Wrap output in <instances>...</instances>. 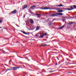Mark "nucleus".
<instances>
[{
    "instance_id": "1",
    "label": "nucleus",
    "mask_w": 76,
    "mask_h": 76,
    "mask_svg": "<svg viewBox=\"0 0 76 76\" xmlns=\"http://www.w3.org/2000/svg\"><path fill=\"white\" fill-rule=\"evenodd\" d=\"M37 9H41V10H47L48 9H49V10H53V9H55V10H59L61 9L60 8H57V7L50 8L49 7H39V8H37Z\"/></svg>"
},
{
    "instance_id": "2",
    "label": "nucleus",
    "mask_w": 76,
    "mask_h": 76,
    "mask_svg": "<svg viewBox=\"0 0 76 76\" xmlns=\"http://www.w3.org/2000/svg\"><path fill=\"white\" fill-rule=\"evenodd\" d=\"M19 68H20V67L14 66L12 68V70H18Z\"/></svg>"
},
{
    "instance_id": "3",
    "label": "nucleus",
    "mask_w": 76,
    "mask_h": 76,
    "mask_svg": "<svg viewBox=\"0 0 76 76\" xmlns=\"http://www.w3.org/2000/svg\"><path fill=\"white\" fill-rule=\"evenodd\" d=\"M17 12L18 11L16 10H15L12 12H11V14H16Z\"/></svg>"
},
{
    "instance_id": "4",
    "label": "nucleus",
    "mask_w": 76,
    "mask_h": 76,
    "mask_svg": "<svg viewBox=\"0 0 76 76\" xmlns=\"http://www.w3.org/2000/svg\"><path fill=\"white\" fill-rule=\"evenodd\" d=\"M28 5H24L22 7V9L23 10H24V9H26V8H27V7H28Z\"/></svg>"
},
{
    "instance_id": "5",
    "label": "nucleus",
    "mask_w": 76,
    "mask_h": 76,
    "mask_svg": "<svg viewBox=\"0 0 76 76\" xmlns=\"http://www.w3.org/2000/svg\"><path fill=\"white\" fill-rule=\"evenodd\" d=\"M35 7H36V6L35 5H33L32 6H31L30 7V9H32V10H35Z\"/></svg>"
},
{
    "instance_id": "6",
    "label": "nucleus",
    "mask_w": 76,
    "mask_h": 76,
    "mask_svg": "<svg viewBox=\"0 0 76 76\" xmlns=\"http://www.w3.org/2000/svg\"><path fill=\"white\" fill-rule=\"evenodd\" d=\"M51 16H58V15H57V14H55V13H53L51 15Z\"/></svg>"
},
{
    "instance_id": "7",
    "label": "nucleus",
    "mask_w": 76,
    "mask_h": 76,
    "mask_svg": "<svg viewBox=\"0 0 76 76\" xmlns=\"http://www.w3.org/2000/svg\"><path fill=\"white\" fill-rule=\"evenodd\" d=\"M3 19H4V18H0V23H2V22H3Z\"/></svg>"
},
{
    "instance_id": "8",
    "label": "nucleus",
    "mask_w": 76,
    "mask_h": 76,
    "mask_svg": "<svg viewBox=\"0 0 76 76\" xmlns=\"http://www.w3.org/2000/svg\"><path fill=\"white\" fill-rule=\"evenodd\" d=\"M0 51L3 52L4 54H7V52H6L4 50H2V49H0Z\"/></svg>"
},
{
    "instance_id": "9",
    "label": "nucleus",
    "mask_w": 76,
    "mask_h": 76,
    "mask_svg": "<svg viewBox=\"0 0 76 76\" xmlns=\"http://www.w3.org/2000/svg\"><path fill=\"white\" fill-rule=\"evenodd\" d=\"M39 28H40V26H37L36 28V30H35V31H38L39 29Z\"/></svg>"
},
{
    "instance_id": "10",
    "label": "nucleus",
    "mask_w": 76,
    "mask_h": 76,
    "mask_svg": "<svg viewBox=\"0 0 76 76\" xmlns=\"http://www.w3.org/2000/svg\"><path fill=\"white\" fill-rule=\"evenodd\" d=\"M63 14V13H57V15H59L60 16H62Z\"/></svg>"
},
{
    "instance_id": "11",
    "label": "nucleus",
    "mask_w": 76,
    "mask_h": 76,
    "mask_svg": "<svg viewBox=\"0 0 76 76\" xmlns=\"http://www.w3.org/2000/svg\"><path fill=\"white\" fill-rule=\"evenodd\" d=\"M63 12H64V11H63L61 10H58V11H57V12H59V13H61Z\"/></svg>"
},
{
    "instance_id": "12",
    "label": "nucleus",
    "mask_w": 76,
    "mask_h": 76,
    "mask_svg": "<svg viewBox=\"0 0 76 76\" xmlns=\"http://www.w3.org/2000/svg\"><path fill=\"white\" fill-rule=\"evenodd\" d=\"M50 45H47L45 44L44 45H41L40 46H47L48 47H49Z\"/></svg>"
},
{
    "instance_id": "13",
    "label": "nucleus",
    "mask_w": 76,
    "mask_h": 76,
    "mask_svg": "<svg viewBox=\"0 0 76 76\" xmlns=\"http://www.w3.org/2000/svg\"><path fill=\"white\" fill-rule=\"evenodd\" d=\"M56 6H59V7H63V5L62 4H60L59 5H56Z\"/></svg>"
},
{
    "instance_id": "14",
    "label": "nucleus",
    "mask_w": 76,
    "mask_h": 76,
    "mask_svg": "<svg viewBox=\"0 0 76 76\" xmlns=\"http://www.w3.org/2000/svg\"><path fill=\"white\" fill-rule=\"evenodd\" d=\"M30 22L31 23H34V21L32 20H30Z\"/></svg>"
},
{
    "instance_id": "15",
    "label": "nucleus",
    "mask_w": 76,
    "mask_h": 76,
    "mask_svg": "<svg viewBox=\"0 0 76 76\" xmlns=\"http://www.w3.org/2000/svg\"><path fill=\"white\" fill-rule=\"evenodd\" d=\"M12 70V69H7L6 70V72H7V71H9V70Z\"/></svg>"
},
{
    "instance_id": "16",
    "label": "nucleus",
    "mask_w": 76,
    "mask_h": 76,
    "mask_svg": "<svg viewBox=\"0 0 76 76\" xmlns=\"http://www.w3.org/2000/svg\"><path fill=\"white\" fill-rule=\"evenodd\" d=\"M21 31V32H22L23 34H25L26 35L27 34L26 32L25 31Z\"/></svg>"
},
{
    "instance_id": "17",
    "label": "nucleus",
    "mask_w": 76,
    "mask_h": 76,
    "mask_svg": "<svg viewBox=\"0 0 76 76\" xmlns=\"http://www.w3.org/2000/svg\"><path fill=\"white\" fill-rule=\"evenodd\" d=\"M26 69L27 70H28V71H29V70L32 71V70L30 69H29L28 68H26Z\"/></svg>"
},
{
    "instance_id": "18",
    "label": "nucleus",
    "mask_w": 76,
    "mask_h": 76,
    "mask_svg": "<svg viewBox=\"0 0 76 76\" xmlns=\"http://www.w3.org/2000/svg\"><path fill=\"white\" fill-rule=\"evenodd\" d=\"M35 36L36 37H38V36H39V34H38V33H37V34H36L35 35Z\"/></svg>"
},
{
    "instance_id": "19",
    "label": "nucleus",
    "mask_w": 76,
    "mask_h": 76,
    "mask_svg": "<svg viewBox=\"0 0 76 76\" xmlns=\"http://www.w3.org/2000/svg\"><path fill=\"white\" fill-rule=\"evenodd\" d=\"M73 23H74L72 22H69V23L68 24H69V25H72V24H73Z\"/></svg>"
},
{
    "instance_id": "20",
    "label": "nucleus",
    "mask_w": 76,
    "mask_h": 76,
    "mask_svg": "<svg viewBox=\"0 0 76 76\" xmlns=\"http://www.w3.org/2000/svg\"><path fill=\"white\" fill-rule=\"evenodd\" d=\"M64 26H61V27H60L59 28V29H62L63 27H64Z\"/></svg>"
},
{
    "instance_id": "21",
    "label": "nucleus",
    "mask_w": 76,
    "mask_h": 76,
    "mask_svg": "<svg viewBox=\"0 0 76 76\" xmlns=\"http://www.w3.org/2000/svg\"><path fill=\"white\" fill-rule=\"evenodd\" d=\"M51 25V22L49 23H48V26H50Z\"/></svg>"
},
{
    "instance_id": "22",
    "label": "nucleus",
    "mask_w": 76,
    "mask_h": 76,
    "mask_svg": "<svg viewBox=\"0 0 76 76\" xmlns=\"http://www.w3.org/2000/svg\"><path fill=\"white\" fill-rule=\"evenodd\" d=\"M43 36L42 35H41V36H39V38H43Z\"/></svg>"
},
{
    "instance_id": "23",
    "label": "nucleus",
    "mask_w": 76,
    "mask_h": 76,
    "mask_svg": "<svg viewBox=\"0 0 76 76\" xmlns=\"http://www.w3.org/2000/svg\"><path fill=\"white\" fill-rule=\"evenodd\" d=\"M73 7H74V9H76V5H73Z\"/></svg>"
},
{
    "instance_id": "24",
    "label": "nucleus",
    "mask_w": 76,
    "mask_h": 76,
    "mask_svg": "<svg viewBox=\"0 0 76 76\" xmlns=\"http://www.w3.org/2000/svg\"><path fill=\"white\" fill-rule=\"evenodd\" d=\"M66 10H72V9H66Z\"/></svg>"
},
{
    "instance_id": "25",
    "label": "nucleus",
    "mask_w": 76,
    "mask_h": 76,
    "mask_svg": "<svg viewBox=\"0 0 76 76\" xmlns=\"http://www.w3.org/2000/svg\"><path fill=\"white\" fill-rule=\"evenodd\" d=\"M29 13H31V14H32L33 13V12H32V11H31V10H30L29 11Z\"/></svg>"
},
{
    "instance_id": "26",
    "label": "nucleus",
    "mask_w": 76,
    "mask_h": 76,
    "mask_svg": "<svg viewBox=\"0 0 76 76\" xmlns=\"http://www.w3.org/2000/svg\"><path fill=\"white\" fill-rule=\"evenodd\" d=\"M70 7L71 8V9H72V10L74 9V8H73L71 6Z\"/></svg>"
},
{
    "instance_id": "27",
    "label": "nucleus",
    "mask_w": 76,
    "mask_h": 76,
    "mask_svg": "<svg viewBox=\"0 0 76 76\" xmlns=\"http://www.w3.org/2000/svg\"><path fill=\"white\" fill-rule=\"evenodd\" d=\"M36 15H37V16H39V15H41L40 14H38L37 13H36L35 14Z\"/></svg>"
},
{
    "instance_id": "28",
    "label": "nucleus",
    "mask_w": 76,
    "mask_h": 76,
    "mask_svg": "<svg viewBox=\"0 0 76 76\" xmlns=\"http://www.w3.org/2000/svg\"><path fill=\"white\" fill-rule=\"evenodd\" d=\"M30 34V33L27 32V33H26V35H29Z\"/></svg>"
},
{
    "instance_id": "29",
    "label": "nucleus",
    "mask_w": 76,
    "mask_h": 76,
    "mask_svg": "<svg viewBox=\"0 0 76 76\" xmlns=\"http://www.w3.org/2000/svg\"><path fill=\"white\" fill-rule=\"evenodd\" d=\"M62 9L63 10H66V9L65 8H62Z\"/></svg>"
},
{
    "instance_id": "30",
    "label": "nucleus",
    "mask_w": 76,
    "mask_h": 76,
    "mask_svg": "<svg viewBox=\"0 0 76 76\" xmlns=\"http://www.w3.org/2000/svg\"><path fill=\"white\" fill-rule=\"evenodd\" d=\"M47 35V33H45V36H46V35Z\"/></svg>"
},
{
    "instance_id": "31",
    "label": "nucleus",
    "mask_w": 76,
    "mask_h": 76,
    "mask_svg": "<svg viewBox=\"0 0 76 76\" xmlns=\"http://www.w3.org/2000/svg\"><path fill=\"white\" fill-rule=\"evenodd\" d=\"M26 28H28V26H28V25H27V24H26Z\"/></svg>"
},
{
    "instance_id": "32",
    "label": "nucleus",
    "mask_w": 76,
    "mask_h": 76,
    "mask_svg": "<svg viewBox=\"0 0 76 76\" xmlns=\"http://www.w3.org/2000/svg\"><path fill=\"white\" fill-rule=\"evenodd\" d=\"M42 36H43V37H44V36H45V34H43Z\"/></svg>"
},
{
    "instance_id": "33",
    "label": "nucleus",
    "mask_w": 76,
    "mask_h": 76,
    "mask_svg": "<svg viewBox=\"0 0 76 76\" xmlns=\"http://www.w3.org/2000/svg\"><path fill=\"white\" fill-rule=\"evenodd\" d=\"M37 70H39V68H38L36 69Z\"/></svg>"
},
{
    "instance_id": "34",
    "label": "nucleus",
    "mask_w": 76,
    "mask_h": 76,
    "mask_svg": "<svg viewBox=\"0 0 76 76\" xmlns=\"http://www.w3.org/2000/svg\"><path fill=\"white\" fill-rule=\"evenodd\" d=\"M26 59H27V60H28V61H30V60L28 59V58H26Z\"/></svg>"
},
{
    "instance_id": "35",
    "label": "nucleus",
    "mask_w": 76,
    "mask_h": 76,
    "mask_svg": "<svg viewBox=\"0 0 76 76\" xmlns=\"http://www.w3.org/2000/svg\"><path fill=\"white\" fill-rule=\"evenodd\" d=\"M57 63H56V64H55V66H57Z\"/></svg>"
},
{
    "instance_id": "36",
    "label": "nucleus",
    "mask_w": 76,
    "mask_h": 76,
    "mask_svg": "<svg viewBox=\"0 0 76 76\" xmlns=\"http://www.w3.org/2000/svg\"><path fill=\"white\" fill-rule=\"evenodd\" d=\"M40 17H41V16L38 15L37 16L38 18H39Z\"/></svg>"
},
{
    "instance_id": "37",
    "label": "nucleus",
    "mask_w": 76,
    "mask_h": 76,
    "mask_svg": "<svg viewBox=\"0 0 76 76\" xmlns=\"http://www.w3.org/2000/svg\"><path fill=\"white\" fill-rule=\"evenodd\" d=\"M53 71H49L50 73H51V72H53Z\"/></svg>"
},
{
    "instance_id": "38",
    "label": "nucleus",
    "mask_w": 76,
    "mask_h": 76,
    "mask_svg": "<svg viewBox=\"0 0 76 76\" xmlns=\"http://www.w3.org/2000/svg\"><path fill=\"white\" fill-rule=\"evenodd\" d=\"M70 18H71V19H73V17H70Z\"/></svg>"
},
{
    "instance_id": "39",
    "label": "nucleus",
    "mask_w": 76,
    "mask_h": 76,
    "mask_svg": "<svg viewBox=\"0 0 76 76\" xmlns=\"http://www.w3.org/2000/svg\"><path fill=\"white\" fill-rule=\"evenodd\" d=\"M44 40L45 41H47V40L46 39H44Z\"/></svg>"
},
{
    "instance_id": "40",
    "label": "nucleus",
    "mask_w": 76,
    "mask_h": 76,
    "mask_svg": "<svg viewBox=\"0 0 76 76\" xmlns=\"http://www.w3.org/2000/svg\"><path fill=\"white\" fill-rule=\"evenodd\" d=\"M46 37V39H48V37Z\"/></svg>"
},
{
    "instance_id": "41",
    "label": "nucleus",
    "mask_w": 76,
    "mask_h": 76,
    "mask_svg": "<svg viewBox=\"0 0 76 76\" xmlns=\"http://www.w3.org/2000/svg\"><path fill=\"white\" fill-rule=\"evenodd\" d=\"M20 58H23V57H20Z\"/></svg>"
},
{
    "instance_id": "42",
    "label": "nucleus",
    "mask_w": 76,
    "mask_h": 76,
    "mask_svg": "<svg viewBox=\"0 0 76 76\" xmlns=\"http://www.w3.org/2000/svg\"><path fill=\"white\" fill-rule=\"evenodd\" d=\"M23 66L25 68H26V67H25L24 66Z\"/></svg>"
},
{
    "instance_id": "43",
    "label": "nucleus",
    "mask_w": 76,
    "mask_h": 76,
    "mask_svg": "<svg viewBox=\"0 0 76 76\" xmlns=\"http://www.w3.org/2000/svg\"><path fill=\"white\" fill-rule=\"evenodd\" d=\"M23 18H25V15H24L23 16Z\"/></svg>"
},
{
    "instance_id": "44",
    "label": "nucleus",
    "mask_w": 76,
    "mask_h": 76,
    "mask_svg": "<svg viewBox=\"0 0 76 76\" xmlns=\"http://www.w3.org/2000/svg\"><path fill=\"white\" fill-rule=\"evenodd\" d=\"M53 20L52 21V22H53V21H54V20Z\"/></svg>"
},
{
    "instance_id": "45",
    "label": "nucleus",
    "mask_w": 76,
    "mask_h": 76,
    "mask_svg": "<svg viewBox=\"0 0 76 76\" xmlns=\"http://www.w3.org/2000/svg\"><path fill=\"white\" fill-rule=\"evenodd\" d=\"M30 67L31 69H33V68L32 67H31V66H30Z\"/></svg>"
},
{
    "instance_id": "46",
    "label": "nucleus",
    "mask_w": 76,
    "mask_h": 76,
    "mask_svg": "<svg viewBox=\"0 0 76 76\" xmlns=\"http://www.w3.org/2000/svg\"><path fill=\"white\" fill-rule=\"evenodd\" d=\"M43 72V73H46V72Z\"/></svg>"
},
{
    "instance_id": "47",
    "label": "nucleus",
    "mask_w": 76,
    "mask_h": 76,
    "mask_svg": "<svg viewBox=\"0 0 76 76\" xmlns=\"http://www.w3.org/2000/svg\"><path fill=\"white\" fill-rule=\"evenodd\" d=\"M68 73H72V72H69Z\"/></svg>"
},
{
    "instance_id": "48",
    "label": "nucleus",
    "mask_w": 76,
    "mask_h": 76,
    "mask_svg": "<svg viewBox=\"0 0 76 76\" xmlns=\"http://www.w3.org/2000/svg\"><path fill=\"white\" fill-rule=\"evenodd\" d=\"M28 66L30 67H31V66H30L29 65H28Z\"/></svg>"
},
{
    "instance_id": "49",
    "label": "nucleus",
    "mask_w": 76,
    "mask_h": 76,
    "mask_svg": "<svg viewBox=\"0 0 76 76\" xmlns=\"http://www.w3.org/2000/svg\"><path fill=\"white\" fill-rule=\"evenodd\" d=\"M0 29H1V26H0Z\"/></svg>"
},
{
    "instance_id": "50",
    "label": "nucleus",
    "mask_w": 76,
    "mask_h": 76,
    "mask_svg": "<svg viewBox=\"0 0 76 76\" xmlns=\"http://www.w3.org/2000/svg\"><path fill=\"white\" fill-rule=\"evenodd\" d=\"M37 74H39V73H37Z\"/></svg>"
},
{
    "instance_id": "51",
    "label": "nucleus",
    "mask_w": 76,
    "mask_h": 76,
    "mask_svg": "<svg viewBox=\"0 0 76 76\" xmlns=\"http://www.w3.org/2000/svg\"><path fill=\"white\" fill-rule=\"evenodd\" d=\"M28 54H27L26 55H25V56H26V55H28Z\"/></svg>"
},
{
    "instance_id": "52",
    "label": "nucleus",
    "mask_w": 76,
    "mask_h": 76,
    "mask_svg": "<svg viewBox=\"0 0 76 76\" xmlns=\"http://www.w3.org/2000/svg\"><path fill=\"white\" fill-rule=\"evenodd\" d=\"M35 28H33V29H34Z\"/></svg>"
},
{
    "instance_id": "53",
    "label": "nucleus",
    "mask_w": 76,
    "mask_h": 76,
    "mask_svg": "<svg viewBox=\"0 0 76 76\" xmlns=\"http://www.w3.org/2000/svg\"><path fill=\"white\" fill-rule=\"evenodd\" d=\"M43 70H45V69H43Z\"/></svg>"
},
{
    "instance_id": "54",
    "label": "nucleus",
    "mask_w": 76,
    "mask_h": 76,
    "mask_svg": "<svg viewBox=\"0 0 76 76\" xmlns=\"http://www.w3.org/2000/svg\"><path fill=\"white\" fill-rule=\"evenodd\" d=\"M53 41H54V40H53Z\"/></svg>"
},
{
    "instance_id": "55",
    "label": "nucleus",
    "mask_w": 76,
    "mask_h": 76,
    "mask_svg": "<svg viewBox=\"0 0 76 76\" xmlns=\"http://www.w3.org/2000/svg\"><path fill=\"white\" fill-rule=\"evenodd\" d=\"M49 42H51V41H49Z\"/></svg>"
},
{
    "instance_id": "56",
    "label": "nucleus",
    "mask_w": 76,
    "mask_h": 76,
    "mask_svg": "<svg viewBox=\"0 0 76 76\" xmlns=\"http://www.w3.org/2000/svg\"><path fill=\"white\" fill-rule=\"evenodd\" d=\"M48 67V66H47Z\"/></svg>"
},
{
    "instance_id": "57",
    "label": "nucleus",
    "mask_w": 76,
    "mask_h": 76,
    "mask_svg": "<svg viewBox=\"0 0 76 76\" xmlns=\"http://www.w3.org/2000/svg\"><path fill=\"white\" fill-rule=\"evenodd\" d=\"M47 35V36H48V35Z\"/></svg>"
},
{
    "instance_id": "58",
    "label": "nucleus",
    "mask_w": 76,
    "mask_h": 76,
    "mask_svg": "<svg viewBox=\"0 0 76 76\" xmlns=\"http://www.w3.org/2000/svg\"><path fill=\"white\" fill-rule=\"evenodd\" d=\"M28 66H29V64H28Z\"/></svg>"
},
{
    "instance_id": "59",
    "label": "nucleus",
    "mask_w": 76,
    "mask_h": 76,
    "mask_svg": "<svg viewBox=\"0 0 76 76\" xmlns=\"http://www.w3.org/2000/svg\"><path fill=\"white\" fill-rule=\"evenodd\" d=\"M40 73H42V72H40Z\"/></svg>"
},
{
    "instance_id": "60",
    "label": "nucleus",
    "mask_w": 76,
    "mask_h": 76,
    "mask_svg": "<svg viewBox=\"0 0 76 76\" xmlns=\"http://www.w3.org/2000/svg\"><path fill=\"white\" fill-rule=\"evenodd\" d=\"M42 42H43V41H42Z\"/></svg>"
},
{
    "instance_id": "61",
    "label": "nucleus",
    "mask_w": 76,
    "mask_h": 76,
    "mask_svg": "<svg viewBox=\"0 0 76 76\" xmlns=\"http://www.w3.org/2000/svg\"><path fill=\"white\" fill-rule=\"evenodd\" d=\"M48 69H49H49H48Z\"/></svg>"
},
{
    "instance_id": "62",
    "label": "nucleus",
    "mask_w": 76,
    "mask_h": 76,
    "mask_svg": "<svg viewBox=\"0 0 76 76\" xmlns=\"http://www.w3.org/2000/svg\"><path fill=\"white\" fill-rule=\"evenodd\" d=\"M42 44H44V43H42Z\"/></svg>"
},
{
    "instance_id": "63",
    "label": "nucleus",
    "mask_w": 76,
    "mask_h": 76,
    "mask_svg": "<svg viewBox=\"0 0 76 76\" xmlns=\"http://www.w3.org/2000/svg\"><path fill=\"white\" fill-rule=\"evenodd\" d=\"M33 67H34V66H33Z\"/></svg>"
},
{
    "instance_id": "64",
    "label": "nucleus",
    "mask_w": 76,
    "mask_h": 76,
    "mask_svg": "<svg viewBox=\"0 0 76 76\" xmlns=\"http://www.w3.org/2000/svg\"><path fill=\"white\" fill-rule=\"evenodd\" d=\"M48 73V72H47Z\"/></svg>"
}]
</instances>
